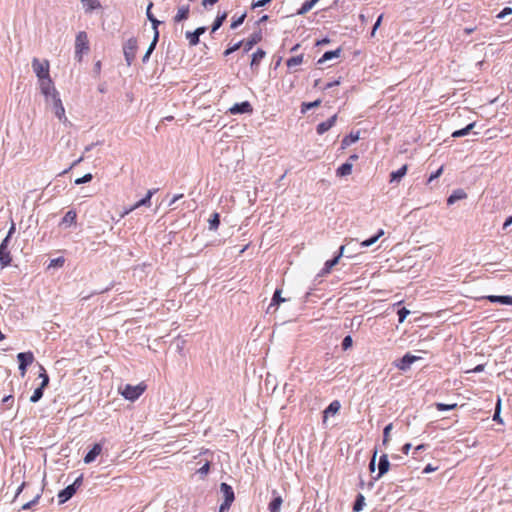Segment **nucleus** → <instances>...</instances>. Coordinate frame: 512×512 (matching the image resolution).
Wrapping results in <instances>:
<instances>
[{"mask_svg": "<svg viewBox=\"0 0 512 512\" xmlns=\"http://www.w3.org/2000/svg\"><path fill=\"white\" fill-rule=\"evenodd\" d=\"M146 388L147 386L143 382L136 386L126 384L123 388H119V392L125 399L135 401L145 392Z\"/></svg>", "mask_w": 512, "mask_h": 512, "instance_id": "1", "label": "nucleus"}, {"mask_svg": "<svg viewBox=\"0 0 512 512\" xmlns=\"http://www.w3.org/2000/svg\"><path fill=\"white\" fill-rule=\"evenodd\" d=\"M89 51V40L85 31H80L75 38V57L80 62L83 54Z\"/></svg>", "mask_w": 512, "mask_h": 512, "instance_id": "2", "label": "nucleus"}, {"mask_svg": "<svg viewBox=\"0 0 512 512\" xmlns=\"http://www.w3.org/2000/svg\"><path fill=\"white\" fill-rule=\"evenodd\" d=\"M220 491L224 496V501L219 507V512H227L235 500L233 488L227 483H221Z\"/></svg>", "mask_w": 512, "mask_h": 512, "instance_id": "3", "label": "nucleus"}, {"mask_svg": "<svg viewBox=\"0 0 512 512\" xmlns=\"http://www.w3.org/2000/svg\"><path fill=\"white\" fill-rule=\"evenodd\" d=\"M32 68L38 80L45 79L50 76V63L47 59H32Z\"/></svg>", "mask_w": 512, "mask_h": 512, "instance_id": "4", "label": "nucleus"}, {"mask_svg": "<svg viewBox=\"0 0 512 512\" xmlns=\"http://www.w3.org/2000/svg\"><path fill=\"white\" fill-rule=\"evenodd\" d=\"M138 50L137 39L132 37L129 38L123 45V53L128 66H131L136 58Z\"/></svg>", "mask_w": 512, "mask_h": 512, "instance_id": "5", "label": "nucleus"}, {"mask_svg": "<svg viewBox=\"0 0 512 512\" xmlns=\"http://www.w3.org/2000/svg\"><path fill=\"white\" fill-rule=\"evenodd\" d=\"M81 483H82V476L78 477L74 481L73 484L67 486L65 489L60 491L58 493L59 503L62 504V503H65L66 501H68L76 493V490L81 485Z\"/></svg>", "mask_w": 512, "mask_h": 512, "instance_id": "6", "label": "nucleus"}, {"mask_svg": "<svg viewBox=\"0 0 512 512\" xmlns=\"http://www.w3.org/2000/svg\"><path fill=\"white\" fill-rule=\"evenodd\" d=\"M38 81H39L40 91L46 97V99L54 97V94H56V95L59 94L58 91L56 90V88L54 86V82L50 76L46 77L45 79H40Z\"/></svg>", "mask_w": 512, "mask_h": 512, "instance_id": "7", "label": "nucleus"}, {"mask_svg": "<svg viewBox=\"0 0 512 512\" xmlns=\"http://www.w3.org/2000/svg\"><path fill=\"white\" fill-rule=\"evenodd\" d=\"M8 239H4L0 244V264L2 267H7L11 264L12 257L8 249Z\"/></svg>", "mask_w": 512, "mask_h": 512, "instance_id": "8", "label": "nucleus"}, {"mask_svg": "<svg viewBox=\"0 0 512 512\" xmlns=\"http://www.w3.org/2000/svg\"><path fill=\"white\" fill-rule=\"evenodd\" d=\"M51 100L53 103L55 115L58 117L59 120L66 121L65 108L62 104V100H61L59 94L58 95L54 94V97H52Z\"/></svg>", "mask_w": 512, "mask_h": 512, "instance_id": "9", "label": "nucleus"}, {"mask_svg": "<svg viewBox=\"0 0 512 512\" xmlns=\"http://www.w3.org/2000/svg\"><path fill=\"white\" fill-rule=\"evenodd\" d=\"M344 249H345V247L341 246L339 249V253L333 259L327 260L325 262L324 267L320 273L321 276H325V275L329 274L331 272L332 268L339 263V260L343 255Z\"/></svg>", "mask_w": 512, "mask_h": 512, "instance_id": "10", "label": "nucleus"}, {"mask_svg": "<svg viewBox=\"0 0 512 512\" xmlns=\"http://www.w3.org/2000/svg\"><path fill=\"white\" fill-rule=\"evenodd\" d=\"M156 191H157L156 189L148 190L146 196L143 199H141L138 202H136L131 208L126 210L124 212L123 216L129 214L130 212L134 211L135 209H137V208H139L141 206L150 207V205H151V197L154 195V193Z\"/></svg>", "mask_w": 512, "mask_h": 512, "instance_id": "11", "label": "nucleus"}, {"mask_svg": "<svg viewBox=\"0 0 512 512\" xmlns=\"http://www.w3.org/2000/svg\"><path fill=\"white\" fill-rule=\"evenodd\" d=\"M253 107L248 101H244L242 103H236L234 104L230 109L229 112L233 115L235 114H243V113H252Z\"/></svg>", "mask_w": 512, "mask_h": 512, "instance_id": "12", "label": "nucleus"}, {"mask_svg": "<svg viewBox=\"0 0 512 512\" xmlns=\"http://www.w3.org/2000/svg\"><path fill=\"white\" fill-rule=\"evenodd\" d=\"M418 359H419V357H417V356H414V355H411V354H406L400 360H398L395 363V366L399 370L405 371V370H407L410 367V365L412 363H414Z\"/></svg>", "mask_w": 512, "mask_h": 512, "instance_id": "13", "label": "nucleus"}, {"mask_svg": "<svg viewBox=\"0 0 512 512\" xmlns=\"http://www.w3.org/2000/svg\"><path fill=\"white\" fill-rule=\"evenodd\" d=\"M336 120H337V114L333 115L328 120L319 123L316 128L317 133L319 135H322L325 132H327L329 129H331L335 125Z\"/></svg>", "mask_w": 512, "mask_h": 512, "instance_id": "14", "label": "nucleus"}, {"mask_svg": "<svg viewBox=\"0 0 512 512\" xmlns=\"http://www.w3.org/2000/svg\"><path fill=\"white\" fill-rule=\"evenodd\" d=\"M262 39V35L260 32L252 34L247 40H243L242 46L244 52H248L252 49V47L260 42Z\"/></svg>", "mask_w": 512, "mask_h": 512, "instance_id": "15", "label": "nucleus"}, {"mask_svg": "<svg viewBox=\"0 0 512 512\" xmlns=\"http://www.w3.org/2000/svg\"><path fill=\"white\" fill-rule=\"evenodd\" d=\"M101 451V445L98 443L94 444L92 449L85 455L84 462L87 464L93 462L96 459V457L101 454Z\"/></svg>", "mask_w": 512, "mask_h": 512, "instance_id": "16", "label": "nucleus"}, {"mask_svg": "<svg viewBox=\"0 0 512 512\" xmlns=\"http://www.w3.org/2000/svg\"><path fill=\"white\" fill-rule=\"evenodd\" d=\"M190 7L189 5L181 6L178 8L176 15L174 16L175 22H181L189 17Z\"/></svg>", "mask_w": 512, "mask_h": 512, "instance_id": "17", "label": "nucleus"}, {"mask_svg": "<svg viewBox=\"0 0 512 512\" xmlns=\"http://www.w3.org/2000/svg\"><path fill=\"white\" fill-rule=\"evenodd\" d=\"M408 166L405 164L397 171H393L390 174V182H400L401 179L406 175Z\"/></svg>", "mask_w": 512, "mask_h": 512, "instance_id": "18", "label": "nucleus"}, {"mask_svg": "<svg viewBox=\"0 0 512 512\" xmlns=\"http://www.w3.org/2000/svg\"><path fill=\"white\" fill-rule=\"evenodd\" d=\"M17 359L19 363H22L26 366L32 364L35 360L34 355L31 351L19 353L17 355Z\"/></svg>", "mask_w": 512, "mask_h": 512, "instance_id": "19", "label": "nucleus"}, {"mask_svg": "<svg viewBox=\"0 0 512 512\" xmlns=\"http://www.w3.org/2000/svg\"><path fill=\"white\" fill-rule=\"evenodd\" d=\"M359 138H360L359 132H356V133L351 132L349 135L345 136L342 139L341 148L346 149L351 144L357 142L359 140Z\"/></svg>", "mask_w": 512, "mask_h": 512, "instance_id": "20", "label": "nucleus"}, {"mask_svg": "<svg viewBox=\"0 0 512 512\" xmlns=\"http://www.w3.org/2000/svg\"><path fill=\"white\" fill-rule=\"evenodd\" d=\"M81 3L86 13H91L93 10L101 8L99 0H81Z\"/></svg>", "mask_w": 512, "mask_h": 512, "instance_id": "21", "label": "nucleus"}, {"mask_svg": "<svg viewBox=\"0 0 512 512\" xmlns=\"http://www.w3.org/2000/svg\"><path fill=\"white\" fill-rule=\"evenodd\" d=\"M352 167H353V164L350 162H346V163L342 164L336 170L337 176L345 177V176L350 175L352 173Z\"/></svg>", "mask_w": 512, "mask_h": 512, "instance_id": "22", "label": "nucleus"}, {"mask_svg": "<svg viewBox=\"0 0 512 512\" xmlns=\"http://www.w3.org/2000/svg\"><path fill=\"white\" fill-rule=\"evenodd\" d=\"M266 55V52L262 49H257L256 52L253 53L252 55V60H251V68L253 69L254 67H258V65L260 64V62L262 61V59L265 57Z\"/></svg>", "mask_w": 512, "mask_h": 512, "instance_id": "23", "label": "nucleus"}, {"mask_svg": "<svg viewBox=\"0 0 512 512\" xmlns=\"http://www.w3.org/2000/svg\"><path fill=\"white\" fill-rule=\"evenodd\" d=\"M378 469H379L378 477H381L388 471L389 461H388L387 455L384 454L380 457Z\"/></svg>", "mask_w": 512, "mask_h": 512, "instance_id": "24", "label": "nucleus"}, {"mask_svg": "<svg viewBox=\"0 0 512 512\" xmlns=\"http://www.w3.org/2000/svg\"><path fill=\"white\" fill-rule=\"evenodd\" d=\"M341 48H338L334 51H327L325 52L322 57L318 60V64L324 63L328 60H331L333 58H337L340 56Z\"/></svg>", "mask_w": 512, "mask_h": 512, "instance_id": "25", "label": "nucleus"}, {"mask_svg": "<svg viewBox=\"0 0 512 512\" xmlns=\"http://www.w3.org/2000/svg\"><path fill=\"white\" fill-rule=\"evenodd\" d=\"M319 0H307L305 1L301 8L297 11L298 15H304L307 12H309L317 3Z\"/></svg>", "mask_w": 512, "mask_h": 512, "instance_id": "26", "label": "nucleus"}, {"mask_svg": "<svg viewBox=\"0 0 512 512\" xmlns=\"http://www.w3.org/2000/svg\"><path fill=\"white\" fill-rule=\"evenodd\" d=\"M466 193L461 190V189H458V190H455L447 199V203L450 205V204H453L455 203L456 201L458 200H461V199H464L466 198Z\"/></svg>", "mask_w": 512, "mask_h": 512, "instance_id": "27", "label": "nucleus"}, {"mask_svg": "<svg viewBox=\"0 0 512 512\" xmlns=\"http://www.w3.org/2000/svg\"><path fill=\"white\" fill-rule=\"evenodd\" d=\"M282 497L281 496H277L275 497L270 503H269V511L270 512H280V508H281V505H282Z\"/></svg>", "mask_w": 512, "mask_h": 512, "instance_id": "28", "label": "nucleus"}, {"mask_svg": "<svg viewBox=\"0 0 512 512\" xmlns=\"http://www.w3.org/2000/svg\"><path fill=\"white\" fill-rule=\"evenodd\" d=\"M77 214L74 210H69L63 217L62 223L72 225L76 223Z\"/></svg>", "mask_w": 512, "mask_h": 512, "instance_id": "29", "label": "nucleus"}, {"mask_svg": "<svg viewBox=\"0 0 512 512\" xmlns=\"http://www.w3.org/2000/svg\"><path fill=\"white\" fill-rule=\"evenodd\" d=\"M475 126V123H470L468 124L465 128L463 129H460V130H456L452 133V137L454 138H459V137H462V136H465L467 135L471 130L472 128Z\"/></svg>", "mask_w": 512, "mask_h": 512, "instance_id": "30", "label": "nucleus"}, {"mask_svg": "<svg viewBox=\"0 0 512 512\" xmlns=\"http://www.w3.org/2000/svg\"><path fill=\"white\" fill-rule=\"evenodd\" d=\"M383 235H384V230L380 229L375 236H373V237H371V238H369L367 240L362 241L361 242V246L362 247H369V246L373 245Z\"/></svg>", "mask_w": 512, "mask_h": 512, "instance_id": "31", "label": "nucleus"}, {"mask_svg": "<svg viewBox=\"0 0 512 512\" xmlns=\"http://www.w3.org/2000/svg\"><path fill=\"white\" fill-rule=\"evenodd\" d=\"M219 225H220V215H219V213L215 212L211 215V218L209 219V229L217 230Z\"/></svg>", "mask_w": 512, "mask_h": 512, "instance_id": "32", "label": "nucleus"}, {"mask_svg": "<svg viewBox=\"0 0 512 512\" xmlns=\"http://www.w3.org/2000/svg\"><path fill=\"white\" fill-rule=\"evenodd\" d=\"M158 37H159V32L156 31V35H154V39L152 41V43L150 44L148 50L146 51L145 55L143 56V62H147L151 53L153 52V50L155 49V46H156V43L158 41Z\"/></svg>", "mask_w": 512, "mask_h": 512, "instance_id": "33", "label": "nucleus"}, {"mask_svg": "<svg viewBox=\"0 0 512 512\" xmlns=\"http://www.w3.org/2000/svg\"><path fill=\"white\" fill-rule=\"evenodd\" d=\"M226 17H227V13H225V12L222 13L221 15H218L216 17V19L214 20V23L212 25V29H211L212 33L217 31L222 26V24L225 21Z\"/></svg>", "mask_w": 512, "mask_h": 512, "instance_id": "34", "label": "nucleus"}, {"mask_svg": "<svg viewBox=\"0 0 512 512\" xmlns=\"http://www.w3.org/2000/svg\"><path fill=\"white\" fill-rule=\"evenodd\" d=\"M303 59V55L291 57L286 61V65L288 66V68L301 65L303 63Z\"/></svg>", "mask_w": 512, "mask_h": 512, "instance_id": "35", "label": "nucleus"}, {"mask_svg": "<svg viewBox=\"0 0 512 512\" xmlns=\"http://www.w3.org/2000/svg\"><path fill=\"white\" fill-rule=\"evenodd\" d=\"M491 302H500L503 304H512V296H488Z\"/></svg>", "mask_w": 512, "mask_h": 512, "instance_id": "36", "label": "nucleus"}, {"mask_svg": "<svg viewBox=\"0 0 512 512\" xmlns=\"http://www.w3.org/2000/svg\"><path fill=\"white\" fill-rule=\"evenodd\" d=\"M365 505V497L362 494H358L353 505V511L359 512L363 509Z\"/></svg>", "mask_w": 512, "mask_h": 512, "instance_id": "37", "label": "nucleus"}, {"mask_svg": "<svg viewBox=\"0 0 512 512\" xmlns=\"http://www.w3.org/2000/svg\"><path fill=\"white\" fill-rule=\"evenodd\" d=\"M39 378L42 380L40 384L41 388H46L49 384V376L42 365H40Z\"/></svg>", "mask_w": 512, "mask_h": 512, "instance_id": "38", "label": "nucleus"}, {"mask_svg": "<svg viewBox=\"0 0 512 512\" xmlns=\"http://www.w3.org/2000/svg\"><path fill=\"white\" fill-rule=\"evenodd\" d=\"M340 409V403L335 400L330 403V405L324 410V416L326 417L329 413L335 414Z\"/></svg>", "mask_w": 512, "mask_h": 512, "instance_id": "39", "label": "nucleus"}, {"mask_svg": "<svg viewBox=\"0 0 512 512\" xmlns=\"http://www.w3.org/2000/svg\"><path fill=\"white\" fill-rule=\"evenodd\" d=\"M321 104V100L317 99L313 102H303L301 105V111L302 113H305L306 111L318 107Z\"/></svg>", "mask_w": 512, "mask_h": 512, "instance_id": "40", "label": "nucleus"}, {"mask_svg": "<svg viewBox=\"0 0 512 512\" xmlns=\"http://www.w3.org/2000/svg\"><path fill=\"white\" fill-rule=\"evenodd\" d=\"M45 388H41V386H39L38 388H36L32 394V396L30 397V401L33 402V403H36L38 402L42 397H43V391H44Z\"/></svg>", "mask_w": 512, "mask_h": 512, "instance_id": "41", "label": "nucleus"}, {"mask_svg": "<svg viewBox=\"0 0 512 512\" xmlns=\"http://www.w3.org/2000/svg\"><path fill=\"white\" fill-rule=\"evenodd\" d=\"M186 38L188 39L190 46H196L199 43V37L196 35L194 31L186 32Z\"/></svg>", "mask_w": 512, "mask_h": 512, "instance_id": "42", "label": "nucleus"}, {"mask_svg": "<svg viewBox=\"0 0 512 512\" xmlns=\"http://www.w3.org/2000/svg\"><path fill=\"white\" fill-rule=\"evenodd\" d=\"M435 406L438 411L453 410V409L457 408V403H452V404L436 403Z\"/></svg>", "mask_w": 512, "mask_h": 512, "instance_id": "43", "label": "nucleus"}, {"mask_svg": "<svg viewBox=\"0 0 512 512\" xmlns=\"http://www.w3.org/2000/svg\"><path fill=\"white\" fill-rule=\"evenodd\" d=\"M393 428V424L389 423L383 430V444L386 445L390 440V432Z\"/></svg>", "mask_w": 512, "mask_h": 512, "instance_id": "44", "label": "nucleus"}, {"mask_svg": "<svg viewBox=\"0 0 512 512\" xmlns=\"http://www.w3.org/2000/svg\"><path fill=\"white\" fill-rule=\"evenodd\" d=\"M284 301L285 299L281 297V290L277 289L272 297L271 305H279Z\"/></svg>", "mask_w": 512, "mask_h": 512, "instance_id": "45", "label": "nucleus"}, {"mask_svg": "<svg viewBox=\"0 0 512 512\" xmlns=\"http://www.w3.org/2000/svg\"><path fill=\"white\" fill-rule=\"evenodd\" d=\"M65 263V259L63 257H58L55 259H52L48 265V268L51 267H62Z\"/></svg>", "mask_w": 512, "mask_h": 512, "instance_id": "46", "label": "nucleus"}, {"mask_svg": "<svg viewBox=\"0 0 512 512\" xmlns=\"http://www.w3.org/2000/svg\"><path fill=\"white\" fill-rule=\"evenodd\" d=\"M242 43H243V41H239V42L235 43L233 46L227 48L224 51V56H228V55L232 54L233 52L237 51L240 47H242Z\"/></svg>", "mask_w": 512, "mask_h": 512, "instance_id": "47", "label": "nucleus"}, {"mask_svg": "<svg viewBox=\"0 0 512 512\" xmlns=\"http://www.w3.org/2000/svg\"><path fill=\"white\" fill-rule=\"evenodd\" d=\"M92 178H93L92 174L91 173H87L83 177L77 178L75 180V184L79 185V184L90 182L92 180Z\"/></svg>", "mask_w": 512, "mask_h": 512, "instance_id": "48", "label": "nucleus"}, {"mask_svg": "<svg viewBox=\"0 0 512 512\" xmlns=\"http://www.w3.org/2000/svg\"><path fill=\"white\" fill-rule=\"evenodd\" d=\"M246 14H242L237 19H234L231 23V29H236L238 26H240L244 20H245Z\"/></svg>", "mask_w": 512, "mask_h": 512, "instance_id": "49", "label": "nucleus"}, {"mask_svg": "<svg viewBox=\"0 0 512 512\" xmlns=\"http://www.w3.org/2000/svg\"><path fill=\"white\" fill-rule=\"evenodd\" d=\"M410 314V311L406 308H401L398 311L399 323H403L405 318Z\"/></svg>", "mask_w": 512, "mask_h": 512, "instance_id": "50", "label": "nucleus"}, {"mask_svg": "<svg viewBox=\"0 0 512 512\" xmlns=\"http://www.w3.org/2000/svg\"><path fill=\"white\" fill-rule=\"evenodd\" d=\"M2 402L6 405V409H11L14 403V398L12 395H8L2 399Z\"/></svg>", "mask_w": 512, "mask_h": 512, "instance_id": "51", "label": "nucleus"}, {"mask_svg": "<svg viewBox=\"0 0 512 512\" xmlns=\"http://www.w3.org/2000/svg\"><path fill=\"white\" fill-rule=\"evenodd\" d=\"M40 499V494L36 495L35 498L27 503H25L23 506H22V509L23 510H28L30 509L34 504H36L38 502V500Z\"/></svg>", "mask_w": 512, "mask_h": 512, "instance_id": "52", "label": "nucleus"}, {"mask_svg": "<svg viewBox=\"0 0 512 512\" xmlns=\"http://www.w3.org/2000/svg\"><path fill=\"white\" fill-rule=\"evenodd\" d=\"M443 166H441L436 172L432 173L430 175V177L428 178V181L427 183H431L433 180H435L436 178L440 177V175L443 173Z\"/></svg>", "mask_w": 512, "mask_h": 512, "instance_id": "53", "label": "nucleus"}, {"mask_svg": "<svg viewBox=\"0 0 512 512\" xmlns=\"http://www.w3.org/2000/svg\"><path fill=\"white\" fill-rule=\"evenodd\" d=\"M352 338L351 336H346L343 341H342V347L344 350H347L348 348H350L352 346Z\"/></svg>", "mask_w": 512, "mask_h": 512, "instance_id": "54", "label": "nucleus"}, {"mask_svg": "<svg viewBox=\"0 0 512 512\" xmlns=\"http://www.w3.org/2000/svg\"><path fill=\"white\" fill-rule=\"evenodd\" d=\"M500 403H501L500 400H498L497 405H496L495 414L493 416V419L495 421H498L499 423H502V420L500 418Z\"/></svg>", "mask_w": 512, "mask_h": 512, "instance_id": "55", "label": "nucleus"}, {"mask_svg": "<svg viewBox=\"0 0 512 512\" xmlns=\"http://www.w3.org/2000/svg\"><path fill=\"white\" fill-rule=\"evenodd\" d=\"M271 1L272 0H258V1H254L252 3V8L263 7V6H265L266 4H268Z\"/></svg>", "mask_w": 512, "mask_h": 512, "instance_id": "56", "label": "nucleus"}, {"mask_svg": "<svg viewBox=\"0 0 512 512\" xmlns=\"http://www.w3.org/2000/svg\"><path fill=\"white\" fill-rule=\"evenodd\" d=\"M511 13H512V8L506 7L497 15V18L502 19L504 16L511 14Z\"/></svg>", "mask_w": 512, "mask_h": 512, "instance_id": "57", "label": "nucleus"}, {"mask_svg": "<svg viewBox=\"0 0 512 512\" xmlns=\"http://www.w3.org/2000/svg\"><path fill=\"white\" fill-rule=\"evenodd\" d=\"M150 22L152 23L154 31H158V26L160 24V21H158L155 17H150Z\"/></svg>", "mask_w": 512, "mask_h": 512, "instance_id": "58", "label": "nucleus"}, {"mask_svg": "<svg viewBox=\"0 0 512 512\" xmlns=\"http://www.w3.org/2000/svg\"><path fill=\"white\" fill-rule=\"evenodd\" d=\"M339 84H340V79L335 80V81H333V82H329V83H327V84L324 86V88H323V89H324V90H327V89H330V88H332V87H334V86H337V85H339Z\"/></svg>", "mask_w": 512, "mask_h": 512, "instance_id": "59", "label": "nucleus"}, {"mask_svg": "<svg viewBox=\"0 0 512 512\" xmlns=\"http://www.w3.org/2000/svg\"><path fill=\"white\" fill-rule=\"evenodd\" d=\"M15 229H16V228H15V223H14V222H12L11 227H10V229H9V231H8V234H7V236L5 237V239H8V241H9V240H10V238H11V236L14 234Z\"/></svg>", "mask_w": 512, "mask_h": 512, "instance_id": "60", "label": "nucleus"}, {"mask_svg": "<svg viewBox=\"0 0 512 512\" xmlns=\"http://www.w3.org/2000/svg\"><path fill=\"white\" fill-rule=\"evenodd\" d=\"M209 469H210V465L209 463H205L200 469H199V473L201 474H207L209 472Z\"/></svg>", "mask_w": 512, "mask_h": 512, "instance_id": "61", "label": "nucleus"}, {"mask_svg": "<svg viewBox=\"0 0 512 512\" xmlns=\"http://www.w3.org/2000/svg\"><path fill=\"white\" fill-rule=\"evenodd\" d=\"M382 18H383V16H382V15H380V16L378 17V19H377L376 23H375V24H374V26H373V29H372V35H374L375 31H376V30H377V28L380 26V23H381V21H382Z\"/></svg>", "mask_w": 512, "mask_h": 512, "instance_id": "62", "label": "nucleus"}, {"mask_svg": "<svg viewBox=\"0 0 512 512\" xmlns=\"http://www.w3.org/2000/svg\"><path fill=\"white\" fill-rule=\"evenodd\" d=\"M19 370H20L21 376H25L26 371H27V366L22 363H19Z\"/></svg>", "mask_w": 512, "mask_h": 512, "instance_id": "63", "label": "nucleus"}, {"mask_svg": "<svg viewBox=\"0 0 512 512\" xmlns=\"http://www.w3.org/2000/svg\"><path fill=\"white\" fill-rule=\"evenodd\" d=\"M411 449V444L410 443H406L403 447H402V452L405 454V455H408L409 451Z\"/></svg>", "mask_w": 512, "mask_h": 512, "instance_id": "64", "label": "nucleus"}]
</instances>
